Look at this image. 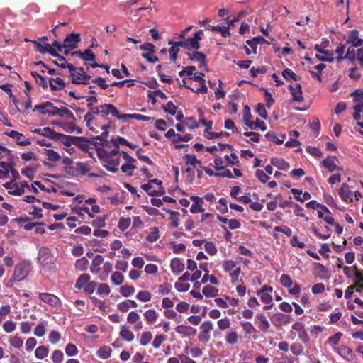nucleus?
I'll list each match as a JSON object with an SVG mask.
<instances>
[{
    "instance_id": "nucleus-1",
    "label": "nucleus",
    "mask_w": 363,
    "mask_h": 363,
    "mask_svg": "<svg viewBox=\"0 0 363 363\" xmlns=\"http://www.w3.org/2000/svg\"><path fill=\"white\" fill-rule=\"evenodd\" d=\"M31 269L30 263L28 261H23L16 265L13 271V279L18 282L23 280L29 274Z\"/></svg>"
},
{
    "instance_id": "nucleus-2",
    "label": "nucleus",
    "mask_w": 363,
    "mask_h": 363,
    "mask_svg": "<svg viewBox=\"0 0 363 363\" xmlns=\"http://www.w3.org/2000/svg\"><path fill=\"white\" fill-rule=\"evenodd\" d=\"M280 284L288 289L290 294L298 296L301 291V286L297 283L294 282L289 275L284 274L280 277Z\"/></svg>"
},
{
    "instance_id": "nucleus-3",
    "label": "nucleus",
    "mask_w": 363,
    "mask_h": 363,
    "mask_svg": "<svg viewBox=\"0 0 363 363\" xmlns=\"http://www.w3.org/2000/svg\"><path fill=\"white\" fill-rule=\"evenodd\" d=\"M3 186L6 189H11L12 186H15L14 190H9L8 191L9 194L14 196L23 195L24 194V188H30V185L28 184L27 182H23L21 184V186H18L17 183L13 184V181H10L4 184Z\"/></svg>"
},
{
    "instance_id": "nucleus-4",
    "label": "nucleus",
    "mask_w": 363,
    "mask_h": 363,
    "mask_svg": "<svg viewBox=\"0 0 363 363\" xmlns=\"http://www.w3.org/2000/svg\"><path fill=\"white\" fill-rule=\"evenodd\" d=\"M187 55L190 60L199 62V68L203 69L206 72L208 71L206 64V56L203 52L195 50L193 52H187Z\"/></svg>"
},
{
    "instance_id": "nucleus-5",
    "label": "nucleus",
    "mask_w": 363,
    "mask_h": 363,
    "mask_svg": "<svg viewBox=\"0 0 363 363\" xmlns=\"http://www.w3.org/2000/svg\"><path fill=\"white\" fill-rule=\"evenodd\" d=\"M81 41V35L72 33L68 34L64 40V48L74 50L78 47V43Z\"/></svg>"
},
{
    "instance_id": "nucleus-6",
    "label": "nucleus",
    "mask_w": 363,
    "mask_h": 363,
    "mask_svg": "<svg viewBox=\"0 0 363 363\" xmlns=\"http://www.w3.org/2000/svg\"><path fill=\"white\" fill-rule=\"evenodd\" d=\"M336 352L341 357L347 362H354L357 359V356L354 351L350 347L345 345L339 346L337 348Z\"/></svg>"
},
{
    "instance_id": "nucleus-7",
    "label": "nucleus",
    "mask_w": 363,
    "mask_h": 363,
    "mask_svg": "<svg viewBox=\"0 0 363 363\" xmlns=\"http://www.w3.org/2000/svg\"><path fill=\"white\" fill-rule=\"evenodd\" d=\"M39 298L44 303L51 306H60L62 305L61 300L55 295L49 293H39Z\"/></svg>"
},
{
    "instance_id": "nucleus-8",
    "label": "nucleus",
    "mask_w": 363,
    "mask_h": 363,
    "mask_svg": "<svg viewBox=\"0 0 363 363\" xmlns=\"http://www.w3.org/2000/svg\"><path fill=\"white\" fill-rule=\"evenodd\" d=\"M291 328L296 331L298 332V339L304 344L308 343L310 340L309 335L304 328V324L302 322L297 321L294 323Z\"/></svg>"
},
{
    "instance_id": "nucleus-9",
    "label": "nucleus",
    "mask_w": 363,
    "mask_h": 363,
    "mask_svg": "<svg viewBox=\"0 0 363 363\" xmlns=\"http://www.w3.org/2000/svg\"><path fill=\"white\" fill-rule=\"evenodd\" d=\"M256 319L255 324L257 325L258 329L265 333L268 332L269 328H270V323L269 320H267L266 315L264 313H258L256 314Z\"/></svg>"
},
{
    "instance_id": "nucleus-10",
    "label": "nucleus",
    "mask_w": 363,
    "mask_h": 363,
    "mask_svg": "<svg viewBox=\"0 0 363 363\" xmlns=\"http://www.w3.org/2000/svg\"><path fill=\"white\" fill-rule=\"evenodd\" d=\"M346 43L352 47L359 48L363 45V39L359 37V31L354 29L349 32Z\"/></svg>"
},
{
    "instance_id": "nucleus-11",
    "label": "nucleus",
    "mask_w": 363,
    "mask_h": 363,
    "mask_svg": "<svg viewBox=\"0 0 363 363\" xmlns=\"http://www.w3.org/2000/svg\"><path fill=\"white\" fill-rule=\"evenodd\" d=\"M203 30H200L196 32L192 38H188L186 39L188 49H193L198 50L201 48L200 41L201 40V35Z\"/></svg>"
},
{
    "instance_id": "nucleus-12",
    "label": "nucleus",
    "mask_w": 363,
    "mask_h": 363,
    "mask_svg": "<svg viewBox=\"0 0 363 363\" xmlns=\"http://www.w3.org/2000/svg\"><path fill=\"white\" fill-rule=\"evenodd\" d=\"M120 164V157L118 155H111L104 167L111 173H116L119 169L118 166Z\"/></svg>"
},
{
    "instance_id": "nucleus-13",
    "label": "nucleus",
    "mask_w": 363,
    "mask_h": 363,
    "mask_svg": "<svg viewBox=\"0 0 363 363\" xmlns=\"http://www.w3.org/2000/svg\"><path fill=\"white\" fill-rule=\"evenodd\" d=\"M101 113L102 116H108L111 115L112 116L118 119L119 111L116 108V107L112 104H104L103 105H100Z\"/></svg>"
},
{
    "instance_id": "nucleus-14",
    "label": "nucleus",
    "mask_w": 363,
    "mask_h": 363,
    "mask_svg": "<svg viewBox=\"0 0 363 363\" xmlns=\"http://www.w3.org/2000/svg\"><path fill=\"white\" fill-rule=\"evenodd\" d=\"M288 88L290 90V93L292 95L294 101L298 102H302L303 101L301 84L296 83L294 85H289Z\"/></svg>"
},
{
    "instance_id": "nucleus-15",
    "label": "nucleus",
    "mask_w": 363,
    "mask_h": 363,
    "mask_svg": "<svg viewBox=\"0 0 363 363\" xmlns=\"http://www.w3.org/2000/svg\"><path fill=\"white\" fill-rule=\"evenodd\" d=\"M336 157L328 156L321 162V164L330 172H333L335 171H342V168L336 164Z\"/></svg>"
},
{
    "instance_id": "nucleus-16",
    "label": "nucleus",
    "mask_w": 363,
    "mask_h": 363,
    "mask_svg": "<svg viewBox=\"0 0 363 363\" xmlns=\"http://www.w3.org/2000/svg\"><path fill=\"white\" fill-rule=\"evenodd\" d=\"M72 83L75 84H89L91 76L88 74H79L77 71L70 72Z\"/></svg>"
},
{
    "instance_id": "nucleus-17",
    "label": "nucleus",
    "mask_w": 363,
    "mask_h": 363,
    "mask_svg": "<svg viewBox=\"0 0 363 363\" xmlns=\"http://www.w3.org/2000/svg\"><path fill=\"white\" fill-rule=\"evenodd\" d=\"M291 321V318L290 315L282 313H277L274 315V320H272V323L275 326L279 327L281 325H286Z\"/></svg>"
},
{
    "instance_id": "nucleus-18",
    "label": "nucleus",
    "mask_w": 363,
    "mask_h": 363,
    "mask_svg": "<svg viewBox=\"0 0 363 363\" xmlns=\"http://www.w3.org/2000/svg\"><path fill=\"white\" fill-rule=\"evenodd\" d=\"M339 195L341 199L345 202H352L353 201L352 191L350 189L349 186L346 183L342 184L339 190Z\"/></svg>"
},
{
    "instance_id": "nucleus-19",
    "label": "nucleus",
    "mask_w": 363,
    "mask_h": 363,
    "mask_svg": "<svg viewBox=\"0 0 363 363\" xmlns=\"http://www.w3.org/2000/svg\"><path fill=\"white\" fill-rule=\"evenodd\" d=\"M175 331L184 337H189L191 335H195L196 333V330L195 328L184 325L177 326L175 328Z\"/></svg>"
},
{
    "instance_id": "nucleus-20",
    "label": "nucleus",
    "mask_w": 363,
    "mask_h": 363,
    "mask_svg": "<svg viewBox=\"0 0 363 363\" xmlns=\"http://www.w3.org/2000/svg\"><path fill=\"white\" fill-rule=\"evenodd\" d=\"M315 50L321 54L328 55V57H320L319 55H316V58H318L320 61L322 62H331L333 61V53L332 51L328 50H323L319 45H315Z\"/></svg>"
},
{
    "instance_id": "nucleus-21",
    "label": "nucleus",
    "mask_w": 363,
    "mask_h": 363,
    "mask_svg": "<svg viewBox=\"0 0 363 363\" xmlns=\"http://www.w3.org/2000/svg\"><path fill=\"white\" fill-rule=\"evenodd\" d=\"M78 140L77 136L67 135L62 133H59L57 135L55 141H61L63 145L67 147H69L72 145H74L76 143V140Z\"/></svg>"
},
{
    "instance_id": "nucleus-22",
    "label": "nucleus",
    "mask_w": 363,
    "mask_h": 363,
    "mask_svg": "<svg viewBox=\"0 0 363 363\" xmlns=\"http://www.w3.org/2000/svg\"><path fill=\"white\" fill-rule=\"evenodd\" d=\"M120 337L128 342H132L134 340L135 335L128 328L126 325H121L120 326Z\"/></svg>"
},
{
    "instance_id": "nucleus-23",
    "label": "nucleus",
    "mask_w": 363,
    "mask_h": 363,
    "mask_svg": "<svg viewBox=\"0 0 363 363\" xmlns=\"http://www.w3.org/2000/svg\"><path fill=\"white\" fill-rule=\"evenodd\" d=\"M143 316L147 324L152 325L158 319L159 313L155 309L151 308L145 311L143 313Z\"/></svg>"
},
{
    "instance_id": "nucleus-24",
    "label": "nucleus",
    "mask_w": 363,
    "mask_h": 363,
    "mask_svg": "<svg viewBox=\"0 0 363 363\" xmlns=\"http://www.w3.org/2000/svg\"><path fill=\"white\" fill-rule=\"evenodd\" d=\"M51 255L48 248L43 247L40 249L38 252V260L42 264H48L51 262Z\"/></svg>"
},
{
    "instance_id": "nucleus-25",
    "label": "nucleus",
    "mask_w": 363,
    "mask_h": 363,
    "mask_svg": "<svg viewBox=\"0 0 363 363\" xmlns=\"http://www.w3.org/2000/svg\"><path fill=\"white\" fill-rule=\"evenodd\" d=\"M49 86L52 91L62 90L66 85L65 81L60 78H49Z\"/></svg>"
},
{
    "instance_id": "nucleus-26",
    "label": "nucleus",
    "mask_w": 363,
    "mask_h": 363,
    "mask_svg": "<svg viewBox=\"0 0 363 363\" xmlns=\"http://www.w3.org/2000/svg\"><path fill=\"white\" fill-rule=\"evenodd\" d=\"M170 267L174 274H179L184 271L185 266L179 258L175 257L171 260Z\"/></svg>"
},
{
    "instance_id": "nucleus-27",
    "label": "nucleus",
    "mask_w": 363,
    "mask_h": 363,
    "mask_svg": "<svg viewBox=\"0 0 363 363\" xmlns=\"http://www.w3.org/2000/svg\"><path fill=\"white\" fill-rule=\"evenodd\" d=\"M7 135L9 137L16 139L17 145L20 146H26L30 144V142L28 139H26L25 140H21V138L23 137V134L20 133L18 131L16 130H11L9 132L6 133Z\"/></svg>"
},
{
    "instance_id": "nucleus-28",
    "label": "nucleus",
    "mask_w": 363,
    "mask_h": 363,
    "mask_svg": "<svg viewBox=\"0 0 363 363\" xmlns=\"http://www.w3.org/2000/svg\"><path fill=\"white\" fill-rule=\"evenodd\" d=\"M270 163L280 170L286 171L289 168V164L283 158L272 157Z\"/></svg>"
},
{
    "instance_id": "nucleus-29",
    "label": "nucleus",
    "mask_w": 363,
    "mask_h": 363,
    "mask_svg": "<svg viewBox=\"0 0 363 363\" xmlns=\"http://www.w3.org/2000/svg\"><path fill=\"white\" fill-rule=\"evenodd\" d=\"M265 137L269 141L274 143L278 145L282 144L285 139V135H279L274 131H269L265 135Z\"/></svg>"
},
{
    "instance_id": "nucleus-30",
    "label": "nucleus",
    "mask_w": 363,
    "mask_h": 363,
    "mask_svg": "<svg viewBox=\"0 0 363 363\" xmlns=\"http://www.w3.org/2000/svg\"><path fill=\"white\" fill-rule=\"evenodd\" d=\"M77 139L75 145L80 147L85 152H90V150H92L93 147L89 141L84 137H77Z\"/></svg>"
},
{
    "instance_id": "nucleus-31",
    "label": "nucleus",
    "mask_w": 363,
    "mask_h": 363,
    "mask_svg": "<svg viewBox=\"0 0 363 363\" xmlns=\"http://www.w3.org/2000/svg\"><path fill=\"white\" fill-rule=\"evenodd\" d=\"M246 43L253 50V53H257V45L260 44L268 43L267 41L262 36H257L252 39L247 40Z\"/></svg>"
},
{
    "instance_id": "nucleus-32",
    "label": "nucleus",
    "mask_w": 363,
    "mask_h": 363,
    "mask_svg": "<svg viewBox=\"0 0 363 363\" xmlns=\"http://www.w3.org/2000/svg\"><path fill=\"white\" fill-rule=\"evenodd\" d=\"M90 279L91 277L89 274L84 273L81 274L76 281L75 288L77 289H83L90 281Z\"/></svg>"
},
{
    "instance_id": "nucleus-33",
    "label": "nucleus",
    "mask_w": 363,
    "mask_h": 363,
    "mask_svg": "<svg viewBox=\"0 0 363 363\" xmlns=\"http://www.w3.org/2000/svg\"><path fill=\"white\" fill-rule=\"evenodd\" d=\"M30 74L32 75L33 77L35 78V82L40 86H41L44 90L48 89V82H47V80H46V79L45 77H43L42 75L39 74L35 71H32L30 72Z\"/></svg>"
},
{
    "instance_id": "nucleus-34",
    "label": "nucleus",
    "mask_w": 363,
    "mask_h": 363,
    "mask_svg": "<svg viewBox=\"0 0 363 363\" xmlns=\"http://www.w3.org/2000/svg\"><path fill=\"white\" fill-rule=\"evenodd\" d=\"M207 29L211 30L212 31L219 32L223 37H229L230 35V33L229 30V27L220 26H211L209 25L207 27Z\"/></svg>"
},
{
    "instance_id": "nucleus-35",
    "label": "nucleus",
    "mask_w": 363,
    "mask_h": 363,
    "mask_svg": "<svg viewBox=\"0 0 363 363\" xmlns=\"http://www.w3.org/2000/svg\"><path fill=\"white\" fill-rule=\"evenodd\" d=\"M199 123L206 127V130H204V133H207L212 128L213 122L211 121H206L204 118V113L202 109L199 108Z\"/></svg>"
},
{
    "instance_id": "nucleus-36",
    "label": "nucleus",
    "mask_w": 363,
    "mask_h": 363,
    "mask_svg": "<svg viewBox=\"0 0 363 363\" xmlns=\"http://www.w3.org/2000/svg\"><path fill=\"white\" fill-rule=\"evenodd\" d=\"M186 165L191 166L193 168H196L197 166L200 167L201 162L198 160L194 155L186 154L185 155Z\"/></svg>"
},
{
    "instance_id": "nucleus-37",
    "label": "nucleus",
    "mask_w": 363,
    "mask_h": 363,
    "mask_svg": "<svg viewBox=\"0 0 363 363\" xmlns=\"http://www.w3.org/2000/svg\"><path fill=\"white\" fill-rule=\"evenodd\" d=\"M354 269L353 277L356 279L355 286H359L363 289V273L362 271L358 270L356 265L353 266Z\"/></svg>"
},
{
    "instance_id": "nucleus-38",
    "label": "nucleus",
    "mask_w": 363,
    "mask_h": 363,
    "mask_svg": "<svg viewBox=\"0 0 363 363\" xmlns=\"http://www.w3.org/2000/svg\"><path fill=\"white\" fill-rule=\"evenodd\" d=\"M49 349L48 347L41 345L38 347L35 350V356L37 359H43L48 357Z\"/></svg>"
},
{
    "instance_id": "nucleus-39",
    "label": "nucleus",
    "mask_w": 363,
    "mask_h": 363,
    "mask_svg": "<svg viewBox=\"0 0 363 363\" xmlns=\"http://www.w3.org/2000/svg\"><path fill=\"white\" fill-rule=\"evenodd\" d=\"M111 352L112 350L111 347L108 346H102L97 350L96 354L99 357L106 359L111 357Z\"/></svg>"
},
{
    "instance_id": "nucleus-40",
    "label": "nucleus",
    "mask_w": 363,
    "mask_h": 363,
    "mask_svg": "<svg viewBox=\"0 0 363 363\" xmlns=\"http://www.w3.org/2000/svg\"><path fill=\"white\" fill-rule=\"evenodd\" d=\"M240 325L242 328V330L245 335H252V333H256L257 332V329L250 322H240Z\"/></svg>"
},
{
    "instance_id": "nucleus-41",
    "label": "nucleus",
    "mask_w": 363,
    "mask_h": 363,
    "mask_svg": "<svg viewBox=\"0 0 363 363\" xmlns=\"http://www.w3.org/2000/svg\"><path fill=\"white\" fill-rule=\"evenodd\" d=\"M31 42L36 46V50L42 54L46 53L51 46L49 43L40 42V40H32Z\"/></svg>"
},
{
    "instance_id": "nucleus-42",
    "label": "nucleus",
    "mask_w": 363,
    "mask_h": 363,
    "mask_svg": "<svg viewBox=\"0 0 363 363\" xmlns=\"http://www.w3.org/2000/svg\"><path fill=\"white\" fill-rule=\"evenodd\" d=\"M55 65L62 68V69H65V68H68L69 72H74V71H77V72L79 74H86L84 72V69L83 67H74L73 65L72 64H60V65H58L57 62H55Z\"/></svg>"
},
{
    "instance_id": "nucleus-43",
    "label": "nucleus",
    "mask_w": 363,
    "mask_h": 363,
    "mask_svg": "<svg viewBox=\"0 0 363 363\" xmlns=\"http://www.w3.org/2000/svg\"><path fill=\"white\" fill-rule=\"evenodd\" d=\"M57 116H60L61 118H67L73 121L76 120L75 117H74V114L72 113V111L65 107L59 108V111H58Z\"/></svg>"
},
{
    "instance_id": "nucleus-44",
    "label": "nucleus",
    "mask_w": 363,
    "mask_h": 363,
    "mask_svg": "<svg viewBox=\"0 0 363 363\" xmlns=\"http://www.w3.org/2000/svg\"><path fill=\"white\" fill-rule=\"evenodd\" d=\"M202 292L206 297H216L218 290L212 286L207 285L203 287Z\"/></svg>"
},
{
    "instance_id": "nucleus-45",
    "label": "nucleus",
    "mask_w": 363,
    "mask_h": 363,
    "mask_svg": "<svg viewBox=\"0 0 363 363\" xmlns=\"http://www.w3.org/2000/svg\"><path fill=\"white\" fill-rule=\"evenodd\" d=\"M282 76L286 80L298 81L300 77L296 75L291 69L286 68L282 72Z\"/></svg>"
},
{
    "instance_id": "nucleus-46",
    "label": "nucleus",
    "mask_w": 363,
    "mask_h": 363,
    "mask_svg": "<svg viewBox=\"0 0 363 363\" xmlns=\"http://www.w3.org/2000/svg\"><path fill=\"white\" fill-rule=\"evenodd\" d=\"M89 266V261L84 257L77 259L75 262V268L79 271H85Z\"/></svg>"
},
{
    "instance_id": "nucleus-47",
    "label": "nucleus",
    "mask_w": 363,
    "mask_h": 363,
    "mask_svg": "<svg viewBox=\"0 0 363 363\" xmlns=\"http://www.w3.org/2000/svg\"><path fill=\"white\" fill-rule=\"evenodd\" d=\"M44 154L50 161L56 162L60 159L58 152L52 149H45Z\"/></svg>"
},
{
    "instance_id": "nucleus-48",
    "label": "nucleus",
    "mask_w": 363,
    "mask_h": 363,
    "mask_svg": "<svg viewBox=\"0 0 363 363\" xmlns=\"http://www.w3.org/2000/svg\"><path fill=\"white\" fill-rule=\"evenodd\" d=\"M160 238L159 229L154 227L151 229V232L147 235L146 240L150 242H156Z\"/></svg>"
},
{
    "instance_id": "nucleus-49",
    "label": "nucleus",
    "mask_w": 363,
    "mask_h": 363,
    "mask_svg": "<svg viewBox=\"0 0 363 363\" xmlns=\"http://www.w3.org/2000/svg\"><path fill=\"white\" fill-rule=\"evenodd\" d=\"M324 229L326 232H328V234H325V235L321 234L318 231V230L314 227L311 228V230L314 233V235L319 239L327 240L330 237L331 229L327 225L324 227Z\"/></svg>"
},
{
    "instance_id": "nucleus-50",
    "label": "nucleus",
    "mask_w": 363,
    "mask_h": 363,
    "mask_svg": "<svg viewBox=\"0 0 363 363\" xmlns=\"http://www.w3.org/2000/svg\"><path fill=\"white\" fill-rule=\"evenodd\" d=\"M97 155L99 159L102 161L103 164L106 163L108 159L111 156L108 150L101 147L97 148Z\"/></svg>"
},
{
    "instance_id": "nucleus-51",
    "label": "nucleus",
    "mask_w": 363,
    "mask_h": 363,
    "mask_svg": "<svg viewBox=\"0 0 363 363\" xmlns=\"http://www.w3.org/2000/svg\"><path fill=\"white\" fill-rule=\"evenodd\" d=\"M77 169L78 170V173L82 175H85L90 171V167L86 162H77Z\"/></svg>"
},
{
    "instance_id": "nucleus-52",
    "label": "nucleus",
    "mask_w": 363,
    "mask_h": 363,
    "mask_svg": "<svg viewBox=\"0 0 363 363\" xmlns=\"http://www.w3.org/2000/svg\"><path fill=\"white\" fill-rule=\"evenodd\" d=\"M131 223V219L130 218H121L118 221V227L121 231H125L128 229Z\"/></svg>"
},
{
    "instance_id": "nucleus-53",
    "label": "nucleus",
    "mask_w": 363,
    "mask_h": 363,
    "mask_svg": "<svg viewBox=\"0 0 363 363\" xmlns=\"http://www.w3.org/2000/svg\"><path fill=\"white\" fill-rule=\"evenodd\" d=\"M137 299L143 302H148L152 298V294L147 291H140L136 295Z\"/></svg>"
},
{
    "instance_id": "nucleus-54",
    "label": "nucleus",
    "mask_w": 363,
    "mask_h": 363,
    "mask_svg": "<svg viewBox=\"0 0 363 363\" xmlns=\"http://www.w3.org/2000/svg\"><path fill=\"white\" fill-rule=\"evenodd\" d=\"M230 135V133L227 132H220V133H214V132H210L209 130L205 133V136L208 140H213L216 138H220L223 136L228 137Z\"/></svg>"
},
{
    "instance_id": "nucleus-55",
    "label": "nucleus",
    "mask_w": 363,
    "mask_h": 363,
    "mask_svg": "<svg viewBox=\"0 0 363 363\" xmlns=\"http://www.w3.org/2000/svg\"><path fill=\"white\" fill-rule=\"evenodd\" d=\"M184 125L188 127L190 130L196 129L199 126L194 117L186 118Z\"/></svg>"
},
{
    "instance_id": "nucleus-56",
    "label": "nucleus",
    "mask_w": 363,
    "mask_h": 363,
    "mask_svg": "<svg viewBox=\"0 0 363 363\" xmlns=\"http://www.w3.org/2000/svg\"><path fill=\"white\" fill-rule=\"evenodd\" d=\"M177 106H176L172 101H169L166 105L163 106L164 112L168 113L171 116H175L177 113Z\"/></svg>"
},
{
    "instance_id": "nucleus-57",
    "label": "nucleus",
    "mask_w": 363,
    "mask_h": 363,
    "mask_svg": "<svg viewBox=\"0 0 363 363\" xmlns=\"http://www.w3.org/2000/svg\"><path fill=\"white\" fill-rule=\"evenodd\" d=\"M135 292V288L132 286L124 285L120 289V293L124 297H128Z\"/></svg>"
},
{
    "instance_id": "nucleus-58",
    "label": "nucleus",
    "mask_w": 363,
    "mask_h": 363,
    "mask_svg": "<svg viewBox=\"0 0 363 363\" xmlns=\"http://www.w3.org/2000/svg\"><path fill=\"white\" fill-rule=\"evenodd\" d=\"M57 134L58 133H56L54 130L49 127L43 128V132L42 133L43 136L47 137L53 140H55Z\"/></svg>"
},
{
    "instance_id": "nucleus-59",
    "label": "nucleus",
    "mask_w": 363,
    "mask_h": 363,
    "mask_svg": "<svg viewBox=\"0 0 363 363\" xmlns=\"http://www.w3.org/2000/svg\"><path fill=\"white\" fill-rule=\"evenodd\" d=\"M47 106L48 108L47 115L49 117H55V116H57L59 108H57V106H55L52 102L48 101H47Z\"/></svg>"
},
{
    "instance_id": "nucleus-60",
    "label": "nucleus",
    "mask_w": 363,
    "mask_h": 363,
    "mask_svg": "<svg viewBox=\"0 0 363 363\" xmlns=\"http://www.w3.org/2000/svg\"><path fill=\"white\" fill-rule=\"evenodd\" d=\"M124 280L123 275L118 272H115L111 276V281L116 286L121 285Z\"/></svg>"
},
{
    "instance_id": "nucleus-61",
    "label": "nucleus",
    "mask_w": 363,
    "mask_h": 363,
    "mask_svg": "<svg viewBox=\"0 0 363 363\" xmlns=\"http://www.w3.org/2000/svg\"><path fill=\"white\" fill-rule=\"evenodd\" d=\"M152 338V335L150 332L147 331L141 334L140 343L143 346L148 345Z\"/></svg>"
},
{
    "instance_id": "nucleus-62",
    "label": "nucleus",
    "mask_w": 363,
    "mask_h": 363,
    "mask_svg": "<svg viewBox=\"0 0 363 363\" xmlns=\"http://www.w3.org/2000/svg\"><path fill=\"white\" fill-rule=\"evenodd\" d=\"M136 166L133 164H124L121 167V170L128 176H132L133 172L136 169Z\"/></svg>"
},
{
    "instance_id": "nucleus-63",
    "label": "nucleus",
    "mask_w": 363,
    "mask_h": 363,
    "mask_svg": "<svg viewBox=\"0 0 363 363\" xmlns=\"http://www.w3.org/2000/svg\"><path fill=\"white\" fill-rule=\"evenodd\" d=\"M2 327L6 333H10L16 330V323L12 320H7L3 324Z\"/></svg>"
},
{
    "instance_id": "nucleus-64",
    "label": "nucleus",
    "mask_w": 363,
    "mask_h": 363,
    "mask_svg": "<svg viewBox=\"0 0 363 363\" xmlns=\"http://www.w3.org/2000/svg\"><path fill=\"white\" fill-rule=\"evenodd\" d=\"M64 359V354L61 350H56L53 352L52 360L54 363H62Z\"/></svg>"
}]
</instances>
